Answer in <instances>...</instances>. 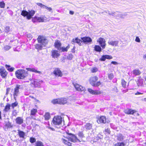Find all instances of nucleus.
<instances>
[{
  "mask_svg": "<svg viewBox=\"0 0 146 146\" xmlns=\"http://www.w3.org/2000/svg\"><path fill=\"white\" fill-rule=\"evenodd\" d=\"M46 9H47V10H48L49 11H52V8L51 7H48Z\"/></svg>",
  "mask_w": 146,
  "mask_h": 146,
  "instance_id": "052dcab7",
  "label": "nucleus"
},
{
  "mask_svg": "<svg viewBox=\"0 0 146 146\" xmlns=\"http://www.w3.org/2000/svg\"><path fill=\"white\" fill-rule=\"evenodd\" d=\"M105 131L106 132H107V133H108L109 134H110V129H105Z\"/></svg>",
  "mask_w": 146,
  "mask_h": 146,
  "instance_id": "4d7b16f0",
  "label": "nucleus"
},
{
  "mask_svg": "<svg viewBox=\"0 0 146 146\" xmlns=\"http://www.w3.org/2000/svg\"><path fill=\"white\" fill-rule=\"evenodd\" d=\"M74 86L75 88L77 90L81 92L82 91L85 92V89L84 87H83L77 84H74Z\"/></svg>",
  "mask_w": 146,
  "mask_h": 146,
  "instance_id": "6e6552de",
  "label": "nucleus"
},
{
  "mask_svg": "<svg viewBox=\"0 0 146 146\" xmlns=\"http://www.w3.org/2000/svg\"><path fill=\"white\" fill-rule=\"evenodd\" d=\"M53 73L56 76L61 77L62 75V73L59 68H56L53 72Z\"/></svg>",
  "mask_w": 146,
  "mask_h": 146,
  "instance_id": "9b49d317",
  "label": "nucleus"
},
{
  "mask_svg": "<svg viewBox=\"0 0 146 146\" xmlns=\"http://www.w3.org/2000/svg\"><path fill=\"white\" fill-rule=\"evenodd\" d=\"M38 42L44 46H46L47 43V40L46 38L42 36H39L37 38Z\"/></svg>",
  "mask_w": 146,
  "mask_h": 146,
  "instance_id": "423d86ee",
  "label": "nucleus"
},
{
  "mask_svg": "<svg viewBox=\"0 0 146 146\" xmlns=\"http://www.w3.org/2000/svg\"><path fill=\"white\" fill-rule=\"evenodd\" d=\"M132 73L135 75L138 76L141 74V72L139 70L135 69L133 71Z\"/></svg>",
  "mask_w": 146,
  "mask_h": 146,
  "instance_id": "a878e982",
  "label": "nucleus"
},
{
  "mask_svg": "<svg viewBox=\"0 0 146 146\" xmlns=\"http://www.w3.org/2000/svg\"><path fill=\"white\" fill-rule=\"evenodd\" d=\"M35 18L39 22H43L46 20V19H45L46 17L43 16L39 17H35Z\"/></svg>",
  "mask_w": 146,
  "mask_h": 146,
  "instance_id": "aec40b11",
  "label": "nucleus"
},
{
  "mask_svg": "<svg viewBox=\"0 0 146 146\" xmlns=\"http://www.w3.org/2000/svg\"><path fill=\"white\" fill-rule=\"evenodd\" d=\"M108 76L110 80L112 79L114 76L113 74L112 73L109 74Z\"/></svg>",
  "mask_w": 146,
  "mask_h": 146,
  "instance_id": "79ce46f5",
  "label": "nucleus"
},
{
  "mask_svg": "<svg viewBox=\"0 0 146 146\" xmlns=\"http://www.w3.org/2000/svg\"><path fill=\"white\" fill-rule=\"evenodd\" d=\"M61 45V44L59 41L57 40L55 42V47L57 48L58 49L60 50H61V48L60 47Z\"/></svg>",
  "mask_w": 146,
  "mask_h": 146,
  "instance_id": "5701e85b",
  "label": "nucleus"
},
{
  "mask_svg": "<svg viewBox=\"0 0 146 146\" xmlns=\"http://www.w3.org/2000/svg\"><path fill=\"white\" fill-rule=\"evenodd\" d=\"M135 41L137 42H140V40L139 38L138 37H136L135 39Z\"/></svg>",
  "mask_w": 146,
  "mask_h": 146,
  "instance_id": "6e6d98bb",
  "label": "nucleus"
},
{
  "mask_svg": "<svg viewBox=\"0 0 146 146\" xmlns=\"http://www.w3.org/2000/svg\"><path fill=\"white\" fill-rule=\"evenodd\" d=\"M11 48V47L10 46L8 45H6L4 46V49L5 50H8L9 49Z\"/></svg>",
  "mask_w": 146,
  "mask_h": 146,
  "instance_id": "8fccbe9b",
  "label": "nucleus"
},
{
  "mask_svg": "<svg viewBox=\"0 0 146 146\" xmlns=\"http://www.w3.org/2000/svg\"><path fill=\"white\" fill-rule=\"evenodd\" d=\"M15 121L17 123L21 125L23 122V119L21 117H18L16 119Z\"/></svg>",
  "mask_w": 146,
  "mask_h": 146,
  "instance_id": "6ab92c4d",
  "label": "nucleus"
},
{
  "mask_svg": "<svg viewBox=\"0 0 146 146\" xmlns=\"http://www.w3.org/2000/svg\"><path fill=\"white\" fill-rule=\"evenodd\" d=\"M101 46L103 48H104L106 46L105 41L104 39L102 38H100L98 40Z\"/></svg>",
  "mask_w": 146,
  "mask_h": 146,
  "instance_id": "4468645a",
  "label": "nucleus"
},
{
  "mask_svg": "<svg viewBox=\"0 0 146 146\" xmlns=\"http://www.w3.org/2000/svg\"><path fill=\"white\" fill-rule=\"evenodd\" d=\"M112 58V57L111 56L108 55H106L103 56L101 58V60L102 61H104L106 59H110Z\"/></svg>",
  "mask_w": 146,
  "mask_h": 146,
  "instance_id": "b1692460",
  "label": "nucleus"
},
{
  "mask_svg": "<svg viewBox=\"0 0 146 146\" xmlns=\"http://www.w3.org/2000/svg\"><path fill=\"white\" fill-rule=\"evenodd\" d=\"M44 117L45 120H48L50 118V115L49 113H46L44 115Z\"/></svg>",
  "mask_w": 146,
  "mask_h": 146,
  "instance_id": "4c0bfd02",
  "label": "nucleus"
},
{
  "mask_svg": "<svg viewBox=\"0 0 146 146\" xmlns=\"http://www.w3.org/2000/svg\"><path fill=\"white\" fill-rule=\"evenodd\" d=\"M0 74L3 78H5L6 77L7 72L3 68H2L0 69Z\"/></svg>",
  "mask_w": 146,
  "mask_h": 146,
  "instance_id": "2eb2a0df",
  "label": "nucleus"
},
{
  "mask_svg": "<svg viewBox=\"0 0 146 146\" xmlns=\"http://www.w3.org/2000/svg\"><path fill=\"white\" fill-rule=\"evenodd\" d=\"M117 139L120 141H122L124 139V137L121 134H119L117 136Z\"/></svg>",
  "mask_w": 146,
  "mask_h": 146,
  "instance_id": "7c9ffc66",
  "label": "nucleus"
},
{
  "mask_svg": "<svg viewBox=\"0 0 146 146\" xmlns=\"http://www.w3.org/2000/svg\"><path fill=\"white\" fill-rule=\"evenodd\" d=\"M142 101L146 102V98H143L141 100Z\"/></svg>",
  "mask_w": 146,
  "mask_h": 146,
  "instance_id": "0e129e2a",
  "label": "nucleus"
},
{
  "mask_svg": "<svg viewBox=\"0 0 146 146\" xmlns=\"http://www.w3.org/2000/svg\"><path fill=\"white\" fill-rule=\"evenodd\" d=\"M136 111L135 110H133L131 109H128L125 110V113L128 114H133Z\"/></svg>",
  "mask_w": 146,
  "mask_h": 146,
  "instance_id": "a211bd4d",
  "label": "nucleus"
},
{
  "mask_svg": "<svg viewBox=\"0 0 146 146\" xmlns=\"http://www.w3.org/2000/svg\"><path fill=\"white\" fill-rule=\"evenodd\" d=\"M5 5V3L3 2H0V7L2 8H4Z\"/></svg>",
  "mask_w": 146,
  "mask_h": 146,
  "instance_id": "a19ab883",
  "label": "nucleus"
},
{
  "mask_svg": "<svg viewBox=\"0 0 146 146\" xmlns=\"http://www.w3.org/2000/svg\"><path fill=\"white\" fill-rule=\"evenodd\" d=\"M98 78V77L96 76L91 77L90 79V84L93 86H99L101 84L100 82L99 81L96 82Z\"/></svg>",
  "mask_w": 146,
  "mask_h": 146,
  "instance_id": "20e7f679",
  "label": "nucleus"
},
{
  "mask_svg": "<svg viewBox=\"0 0 146 146\" xmlns=\"http://www.w3.org/2000/svg\"><path fill=\"white\" fill-rule=\"evenodd\" d=\"M94 49L96 51L99 52H100L101 51V48L99 46H95L94 47Z\"/></svg>",
  "mask_w": 146,
  "mask_h": 146,
  "instance_id": "c9c22d12",
  "label": "nucleus"
},
{
  "mask_svg": "<svg viewBox=\"0 0 146 146\" xmlns=\"http://www.w3.org/2000/svg\"><path fill=\"white\" fill-rule=\"evenodd\" d=\"M78 135L79 137L81 139L84 137L83 133L82 131L79 132L78 133Z\"/></svg>",
  "mask_w": 146,
  "mask_h": 146,
  "instance_id": "58836bf2",
  "label": "nucleus"
},
{
  "mask_svg": "<svg viewBox=\"0 0 146 146\" xmlns=\"http://www.w3.org/2000/svg\"><path fill=\"white\" fill-rule=\"evenodd\" d=\"M36 139L33 137H31L30 139V141L31 143H33L36 141Z\"/></svg>",
  "mask_w": 146,
  "mask_h": 146,
  "instance_id": "37998d69",
  "label": "nucleus"
},
{
  "mask_svg": "<svg viewBox=\"0 0 146 146\" xmlns=\"http://www.w3.org/2000/svg\"><path fill=\"white\" fill-rule=\"evenodd\" d=\"M97 122L98 123H105L106 122V117L104 116L99 117L98 118Z\"/></svg>",
  "mask_w": 146,
  "mask_h": 146,
  "instance_id": "ddd939ff",
  "label": "nucleus"
},
{
  "mask_svg": "<svg viewBox=\"0 0 146 146\" xmlns=\"http://www.w3.org/2000/svg\"><path fill=\"white\" fill-rule=\"evenodd\" d=\"M61 140L62 142L65 144L69 146H71V143L70 142L64 139L63 138H62L61 139Z\"/></svg>",
  "mask_w": 146,
  "mask_h": 146,
  "instance_id": "c85d7f7f",
  "label": "nucleus"
},
{
  "mask_svg": "<svg viewBox=\"0 0 146 146\" xmlns=\"http://www.w3.org/2000/svg\"><path fill=\"white\" fill-rule=\"evenodd\" d=\"M108 13L109 15H112L113 16H114L115 15V12H113L111 13L109 12Z\"/></svg>",
  "mask_w": 146,
  "mask_h": 146,
  "instance_id": "864d4df0",
  "label": "nucleus"
},
{
  "mask_svg": "<svg viewBox=\"0 0 146 146\" xmlns=\"http://www.w3.org/2000/svg\"><path fill=\"white\" fill-rule=\"evenodd\" d=\"M18 132L19 135L20 137L22 138L24 137L25 135V133L23 131L19 130L18 131Z\"/></svg>",
  "mask_w": 146,
  "mask_h": 146,
  "instance_id": "72a5a7b5",
  "label": "nucleus"
},
{
  "mask_svg": "<svg viewBox=\"0 0 146 146\" xmlns=\"http://www.w3.org/2000/svg\"><path fill=\"white\" fill-rule=\"evenodd\" d=\"M126 82L123 80H121V84L122 86L123 87H125L126 85Z\"/></svg>",
  "mask_w": 146,
  "mask_h": 146,
  "instance_id": "c03bdc74",
  "label": "nucleus"
},
{
  "mask_svg": "<svg viewBox=\"0 0 146 146\" xmlns=\"http://www.w3.org/2000/svg\"><path fill=\"white\" fill-rule=\"evenodd\" d=\"M91 70L92 72H95L97 71L98 69L96 68H93Z\"/></svg>",
  "mask_w": 146,
  "mask_h": 146,
  "instance_id": "3c124183",
  "label": "nucleus"
},
{
  "mask_svg": "<svg viewBox=\"0 0 146 146\" xmlns=\"http://www.w3.org/2000/svg\"><path fill=\"white\" fill-rule=\"evenodd\" d=\"M29 97L30 98H32V99H34L36 101H38V100H36V98H35L34 97H33V96H29Z\"/></svg>",
  "mask_w": 146,
  "mask_h": 146,
  "instance_id": "13d9d810",
  "label": "nucleus"
},
{
  "mask_svg": "<svg viewBox=\"0 0 146 146\" xmlns=\"http://www.w3.org/2000/svg\"><path fill=\"white\" fill-rule=\"evenodd\" d=\"M43 46H44L41 44L39 43L36 44L35 45V48L38 50L42 49Z\"/></svg>",
  "mask_w": 146,
  "mask_h": 146,
  "instance_id": "c756f323",
  "label": "nucleus"
},
{
  "mask_svg": "<svg viewBox=\"0 0 146 146\" xmlns=\"http://www.w3.org/2000/svg\"><path fill=\"white\" fill-rule=\"evenodd\" d=\"M35 13V11L33 10H31L28 12L25 11H23L21 13V15L24 17L27 16L28 19H30L33 16Z\"/></svg>",
  "mask_w": 146,
  "mask_h": 146,
  "instance_id": "7ed1b4c3",
  "label": "nucleus"
},
{
  "mask_svg": "<svg viewBox=\"0 0 146 146\" xmlns=\"http://www.w3.org/2000/svg\"><path fill=\"white\" fill-rule=\"evenodd\" d=\"M81 38L83 41L84 42H89L92 41L91 39L89 37H85Z\"/></svg>",
  "mask_w": 146,
  "mask_h": 146,
  "instance_id": "4be33fe9",
  "label": "nucleus"
},
{
  "mask_svg": "<svg viewBox=\"0 0 146 146\" xmlns=\"http://www.w3.org/2000/svg\"><path fill=\"white\" fill-rule=\"evenodd\" d=\"M136 81L138 86H142L143 85V80L140 77H138Z\"/></svg>",
  "mask_w": 146,
  "mask_h": 146,
  "instance_id": "f3484780",
  "label": "nucleus"
},
{
  "mask_svg": "<svg viewBox=\"0 0 146 146\" xmlns=\"http://www.w3.org/2000/svg\"><path fill=\"white\" fill-rule=\"evenodd\" d=\"M74 12L72 11H70L69 12V13L71 15H73L74 14Z\"/></svg>",
  "mask_w": 146,
  "mask_h": 146,
  "instance_id": "69168bd1",
  "label": "nucleus"
},
{
  "mask_svg": "<svg viewBox=\"0 0 146 146\" xmlns=\"http://www.w3.org/2000/svg\"><path fill=\"white\" fill-rule=\"evenodd\" d=\"M69 48V47L67 46L66 48L62 47L61 48V50L62 51H67L68 50V49Z\"/></svg>",
  "mask_w": 146,
  "mask_h": 146,
  "instance_id": "49530a36",
  "label": "nucleus"
},
{
  "mask_svg": "<svg viewBox=\"0 0 146 146\" xmlns=\"http://www.w3.org/2000/svg\"><path fill=\"white\" fill-rule=\"evenodd\" d=\"M18 104V103L17 102H15L14 103L12 104L11 106L13 109H14V108Z\"/></svg>",
  "mask_w": 146,
  "mask_h": 146,
  "instance_id": "a18cd8bd",
  "label": "nucleus"
},
{
  "mask_svg": "<svg viewBox=\"0 0 146 146\" xmlns=\"http://www.w3.org/2000/svg\"><path fill=\"white\" fill-rule=\"evenodd\" d=\"M111 63V64H113L114 65H116L118 64V63L115 61H112Z\"/></svg>",
  "mask_w": 146,
  "mask_h": 146,
  "instance_id": "bf43d9fd",
  "label": "nucleus"
},
{
  "mask_svg": "<svg viewBox=\"0 0 146 146\" xmlns=\"http://www.w3.org/2000/svg\"><path fill=\"white\" fill-rule=\"evenodd\" d=\"M37 5H38V6L40 7H41V8H42V7L44 5L42 4V3H36Z\"/></svg>",
  "mask_w": 146,
  "mask_h": 146,
  "instance_id": "5fc2aeb1",
  "label": "nucleus"
},
{
  "mask_svg": "<svg viewBox=\"0 0 146 146\" xmlns=\"http://www.w3.org/2000/svg\"><path fill=\"white\" fill-rule=\"evenodd\" d=\"M20 86L19 85H17L14 90L13 95L15 98L19 94V90L20 89Z\"/></svg>",
  "mask_w": 146,
  "mask_h": 146,
  "instance_id": "1a4fd4ad",
  "label": "nucleus"
},
{
  "mask_svg": "<svg viewBox=\"0 0 146 146\" xmlns=\"http://www.w3.org/2000/svg\"><path fill=\"white\" fill-rule=\"evenodd\" d=\"M5 31L6 33H7L9 32L10 31V28L9 27H5Z\"/></svg>",
  "mask_w": 146,
  "mask_h": 146,
  "instance_id": "de8ad7c7",
  "label": "nucleus"
},
{
  "mask_svg": "<svg viewBox=\"0 0 146 146\" xmlns=\"http://www.w3.org/2000/svg\"><path fill=\"white\" fill-rule=\"evenodd\" d=\"M26 69L28 71H30L31 72H34L40 74L41 72L40 71H37L35 68H27Z\"/></svg>",
  "mask_w": 146,
  "mask_h": 146,
  "instance_id": "bb28decb",
  "label": "nucleus"
},
{
  "mask_svg": "<svg viewBox=\"0 0 146 146\" xmlns=\"http://www.w3.org/2000/svg\"><path fill=\"white\" fill-rule=\"evenodd\" d=\"M11 105L8 103H7L6 106H5L3 111L5 112H7L9 111L10 109Z\"/></svg>",
  "mask_w": 146,
  "mask_h": 146,
  "instance_id": "393cba45",
  "label": "nucleus"
},
{
  "mask_svg": "<svg viewBox=\"0 0 146 146\" xmlns=\"http://www.w3.org/2000/svg\"><path fill=\"white\" fill-rule=\"evenodd\" d=\"M62 118L61 116H58L54 117L53 119L52 122L56 126L60 125L62 122Z\"/></svg>",
  "mask_w": 146,
  "mask_h": 146,
  "instance_id": "39448f33",
  "label": "nucleus"
},
{
  "mask_svg": "<svg viewBox=\"0 0 146 146\" xmlns=\"http://www.w3.org/2000/svg\"><path fill=\"white\" fill-rule=\"evenodd\" d=\"M109 44L113 46H118L119 41L114 40H110L108 42Z\"/></svg>",
  "mask_w": 146,
  "mask_h": 146,
  "instance_id": "9d476101",
  "label": "nucleus"
},
{
  "mask_svg": "<svg viewBox=\"0 0 146 146\" xmlns=\"http://www.w3.org/2000/svg\"><path fill=\"white\" fill-rule=\"evenodd\" d=\"M81 41L80 40L77 38H73L72 39V44H74L75 42L76 43L78 44L81 46V45L80 43Z\"/></svg>",
  "mask_w": 146,
  "mask_h": 146,
  "instance_id": "412c9836",
  "label": "nucleus"
},
{
  "mask_svg": "<svg viewBox=\"0 0 146 146\" xmlns=\"http://www.w3.org/2000/svg\"><path fill=\"white\" fill-rule=\"evenodd\" d=\"M35 146H44V145L42 142L38 141L35 143Z\"/></svg>",
  "mask_w": 146,
  "mask_h": 146,
  "instance_id": "2f4dec72",
  "label": "nucleus"
},
{
  "mask_svg": "<svg viewBox=\"0 0 146 146\" xmlns=\"http://www.w3.org/2000/svg\"><path fill=\"white\" fill-rule=\"evenodd\" d=\"M143 94L139 92H137V93L135 94V95H139V94Z\"/></svg>",
  "mask_w": 146,
  "mask_h": 146,
  "instance_id": "e2e57ef3",
  "label": "nucleus"
},
{
  "mask_svg": "<svg viewBox=\"0 0 146 146\" xmlns=\"http://www.w3.org/2000/svg\"><path fill=\"white\" fill-rule=\"evenodd\" d=\"M48 7H47L46 6L44 5L43 7H42V8H44V9H46Z\"/></svg>",
  "mask_w": 146,
  "mask_h": 146,
  "instance_id": "338daca9",
  "label": "nucleus"
},
{
  "mask_svg": "<svg viewBox=\"0 0 146 146\" xmlns=\"http://www.w3.org/2000/svg\"><path fill=\"white\" fill-rule=\"evenodd\" d=\"M60 55L59 52L57 50H52L51 51V56L53 58H57Z\"/></svg>",
  "mask_w": 146,
  "mask_h": 146,
  "instance_id": "f8f14e48",
  "label": "nucleus"
},
{
  "mask_svg": "<svg viewBox=\"0 0 146 146\" xmlns=\"http://www.w3.org/2000/svg\"><path fill=\"white\" fill-rule=\"evenodd\" d=\"M85 128L87 130H89L92 128V126L91 124L87 123L85 126Z\"/></svg>",
  "mask_w": 146,
  "mask_h": 146,
  "instance_id": "473e14b6",
  "label": "nucleus"
},
{
  "mask_svg": "<svg viewBox=\"0 0 146 146\" xmlns=\"http://www.w3.org/2000/svg\"><path fill=\"white\" fill-rule=\"evenodd\" d=\"M73 56L72 54H70L68 57V58L69 60H72L73 58Z\"/></svg>",
  "mask_w": 146,
  "mask_h": 146,
  "instance_id": "09e8293b",
  "label": "nucleus"
},
{
  "mask_svg": "<svg viewBox=\"0 0 146 146\" xmlns=\"http://www.w3.org/2000/svg\"><path fill=\"white\" fill-rule=\"evenodd\" d=\"M10 88H7V90H6V94H7L8 93H9V91H10Z\"/></svg>",
  "mask_w": 146,
  "mask_h": 146,
  "instance_id": "680f3d73",
  "label": "nucleus"
},
{
  "mask_svg": "<svg viewBox=\"0 0 146 146\" xmlns=\"http://www.w3.org/2000/svg\"><path fill=\"white\" fill-rule=\"evenodd\" d=\"M88 91L90 93L93 95H98L101 93V92L100 91L94 90L91 88H88Z\"/></svg>",
  "mask_w": 146,
  "mask_h": 146,
  "instance_id": "dca6fc26",
  "label": "nucleus"
},
{
  "mask_svg": "<svg viewBox=\"0 0 146 146\" xmlns=\"http://www.w3.org/2000/svg\"><path fill=\"white\" fill-rule=\"evenodd\" d=\"M125 144L123 142L118 143L115 144V146H124Z\"/></svg>",
  "mask_w": 146,
  "mask_h": 146,
  "instance_id": "ea45409f",
  "label": "nucleus"
},
{
  "mask_svg": "<svg viewBox=\"0 0 146 146\" xmlns=\"http://www.w3.org/2000/svg\"><path fill=\"white\" fill-rule=\"evenodd\" d=\"M49 129H51L52 130V131H54V128H52V127H49L48 128Z\"/></svg>",
  "mask_w": 146,
  "mask_h": 146,
  "instance_id": "774afa93",
  "label": "nucleus"
},
{
  "mask_svg": "<svg viewBox=\"0 0 146 146\" xmlns=\"http://www.w3.org/2000/svg\"><path fill=\"white\" fill-rule=\"evenodd\" d=\"M12 115L14 116H16L17 115V112L16 110H14L13 111Z\"/></svg>",
  "mask_w": 146,
  "mask_h": 146,
  "instance_id": "603ef678",
  "label": "nucleus"
},
{
  "mask_svg": "<svg viewBox=\"0 0 146 146\" xmlns=\"http://www.w3.org/2000/svg\"><path fill=\"white\" fill-rule=\"evenodd\" d=\"M68 134L71 135L70 137L68 138L69 141L74 143H76L77 142H81V141L78 139L74 135L71 133H69Z\"/></svg>",
  "mask_w": 146,
  "mask_h": 146,
  "instance_id": "0eeeda50",
  "label": "nucleus"
},
{
  "mask_svg": "<svg viewBox=\"0 0 146 146\" xmlns=\"http://www.w3.org/2000/svg\"><path fill=\"white\" fill-rule=\"evenodd\" d=\"M37 112V110L35 109H33L31 110V115H34Z\"/></svg>",
  "mask_w": 146,
  "mask_h": 146,
  "instance_id": "f704fd0d",
  "label": "nucleus"
},
{
  "mask_svg": "<svg viewBox=\"0 0 146 146\" xmlns=\"http://www.w3.org/2000/svg\"><path fill=\"white\" fill-rule=\"evenodd\" d=\"M5 66L7 70L10 72L13 71L14 69V68L13 67L10 68V66L9 65H6Z\"/></svg>",
  "mask_w": 146,
  "mask_h": 146,
  "instance_id": "e433bc0d",
  "label": "nucleus"
},
{
  "mask_svg": "<svg viewBox=\"0 0 146 146\" xmlns=\"http://www.w3.org/2000/svg\"><path fill=\"white\" fill-rule=\"evenodd\" d=\"M15 75L18 79H23L27 76L28 72L23 69L19 70L15 72Z\"/></svg>",
  "mask_w": 146,
  "mask_h": 146,
  "instance_id": "f257e3e1",
  "label": "nucleus"
},
{
  "mask_svg": "<svg viewBox=\"0 0 146 146\" xmlns=\"http://www.w3.org/2000/svg\"><path fill=\"white\" fill-rule=\"evenodd\" d=\"M40 81L38 80H36L34 81L33 83H32V84L34 85L35 87H38L39 86L40 83H39Z\"/></svg>",
  "mask_w": 146,
  "mask_h": 146,
  "instance_id": "cd10ccee",
  "label": "nucleus"
},
{
  "mask_svg": "<svg viewBox=\"0 0 146 146\" xmlns=\"http://www.w3.org/2000/svg\"><path fill=\"white\" fill-rule=\"evenodd\" d=\"M67 102V99L64 98L55 99L52 101V103L54 104H64L66 103Z\"/></svg>",
  "mask_w": 146,
  "mask_h": 146,
  "instance_id": "f03ea898",
  "label": "nucleus"
}]
</instances>
